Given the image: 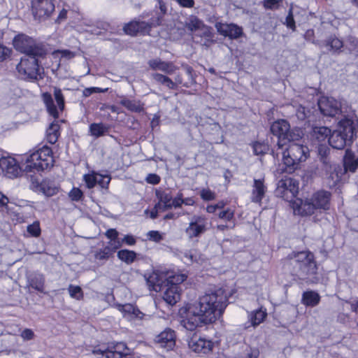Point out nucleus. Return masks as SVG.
<instances>
[{
	"instance_id": "nucleus-1",
	"label": "nucleus",
	"mask_w": 358,
	"mask_h": 358,
	"mask_svg": "<svg viewBox=\"0 0 358 358\" xmlns=\"http://www.w3.org/2000/svg\"><path fill=\"white\" fill-rule=\"evenodd\" d=\"M227 295L222 288L206 292L198 300L186 306L182 326L192 331L215 322L227 306Z\"/></svg>"
},
{
	"instance_id": "nucleus-2",
	"label": "nucleus",
	"mask_w": 358,
	"mask_h": 358,
	"mask_svg": "<svg viewBox=\"0 0 358 358\" xmlns=\"http://www.w3.org/2000/svg\"><path fill=\"white\" fill-rule=\"evenodd\" d=\"M290 272L306 283H317L319 281L317 266L314 255L308 250L292 252L289 255Z\"/></svg>"
},
{
	"instance_id": "nucleus-3",
	"label": "nucleus",
	"mask_w": 358,
	"mask_h": 358,
	"mask_svg": "<svg viewBox=\"0 0 358 358\" xmlns=\"http://www.w3.org/2000/svg\"><path fill=\"white\" fill-rule=\"evenodd\" d=\"M357 125L356 115L353 111L345 115L338 123V128L331 133L329 143L334 149L342 150L352 142Z\"/></svg>"
},
{
	"instance_id": "nucleus-4",
	"label": "nucleus",
	"mask_w": 358,
	"mask_h": 358,
	"mask_svg": "<svg viewBox=\"0 0 358 358\" xmlns=\"http://www.w3.org/2000/svg\"><path fill=\"white\" fill-rule=\"evenodd\" d=\"M309 157V149L306 145L291 143L283 152L282 164L278 171L282 173H292L299 169V164Z\"/></svg>"
},
{
	"instance_id": "nucleus-5",
	"label": "nucleus",
	"mask_w": 358,
	"mask_h": 358,
	"mask_svg": "<svg viewBox=\"0 0 358 358\" xmlns=\"http://www.w3.org/2000/svg\"><path fill=\"white\" fill-rule=\"evenodd\" d=\"M51 154V149L48 146H43L27 156L23 167L26 175L35 174L36 172L38 173L52 166L53 159Z\"/></svg>"
},
{
	"instance_id": "nucleus-6",
	"label": "nucleus",
	"mask_w": 358,
	"mask_h": 358,
	"mask_svg": "<svg viewBox=\"0 0 358 358\" xmlns=\"http://www.w3.org/2000/svg\"><path fill=\"white\" fill-rule=\"evenodd\" d=\"M331 194L327 191H319L315 193L310 199L300 201L297 208H294L295 213L301 215H310L317 210L329 208Z\"/></svg>"
},
{
	"instance_id": "nucleus-7",
	"label": "nucleus",
	"mask_w": 358,
	"mask_h": 358,
	"mask_svg": "<svg viewBox=\"0 0 358 358\" xmlns=\"http://www.w3.org/2000/svg\"><path fill=\"white\" fill-rule=\"evenodd\" d=\"M13 46L17 51L24 54V56H45L46 55V50L42 43L36 42L24 34H18L14 38Z\"/></svg>"
},
{
	"instance_id": "nucleus-8",
	"label": "nucleus",
	"mask_w": 358,
	"mask_h": 358,
	"mask_svg": "<svg viewBox=\"0 0 358 358\" xmlns=\"http://www.w3.org/2000/svg\"><path fill=\"white\" fill-rule=\"evenodd\" d=\"M43 56H24L16 66L19 76L25 80L36 81L41 78L38 58Z\"/></svg>"
},
{
	"instance_id": "nucleus-9",
	"label": "nucleus",
	"mask_w": 358,
	"mask_h": 358,
	"mask_svg": "<svg viewBox=\"0 0 358 358\" xmlns=\"http://www.w3.org/2000/svg\"><path fill=\"white\" fill-rule=\"evenodd\" d=\"M27 177L30 182V189L36 193L50 197L59 192V186L55 180L46 178L41 180L39 176L35 174H29Z\"/></svg>"
},
{
	"instance_id": "nucleus-10",
	"label": "nucleus",
	"mask_w": 358,
	"mask_h": 358,
	"mask_svg": "<svg viewBox=\"0 0 358 358\" xmlns=\"http://www.w3.org/2000/svg\"><path fill=\"white\" fill-rule=\"evenodd\" d=\"M271 131L278 137L277 145L279 148H282L286 141H293L295 139L290 131L289 124L285 120L274 122L271 126Z\"/></svg>"
},
{
	"instance_id": "nucleus-11",
	"label": "nucleus",
	"mask_w": 358,
	"mask_h": 358,
	"mask_svg": "<svg viewBox=\"0 0 358 358\" xmlns=\"http://www.w3.org/2000/svg\"><path fill=\"white\" fill-rule=\"evenodd\" d=\"M162 24L161 15L152 17L149 22L133 20L124 27V31L129 35H135L138 32H148L152 27H157Z\"/></svg>"
},
{
	"instance_id": "nucleus-12",
	"label": "nucleus",
	"mask_w": 358,
	"mask_h": 358,
	"mask_svg": "<svg viewBox=\"0 0 358 358\" xmlns=\"http://www.w3.org/2000/svg\"><path fill=\"white\" fill-rule=\"evenodd\" d=\"M55 8L54 0H32L31 10L35 19L44 20L48 18Z\"/></svg>"
},
{
	"instance_id": "nucleus-13",
	"label": "nucleus",
	"mask_w": 358,
	"mask_h": 358,
	"mask_svg": "<svg viewBox=\"0 0 358 358\" xmlns=\"http://www.w3.org/2000/svg\"><path fill=\"white\" fill-rule=\"evenodd\" d=\"M299 183L291 178L285 177L278 181L276 193L285 199H292L298 193Z\"/></svg>"
},
{
	"instance_id": "nucleus-14",
	"label": "nucleus",
	"mask_w": 358,
	"mask_h": 358,
	"mask_svg": "<svg viewBox=\"0 0 358 358\" xmlns=\"http://www.w3.org/2000/svg\"><path fill=\"white\" fill-rule=\"evenodd\" d=\"M319 109L324 115L334 117L343 112L341 102L333 97L322 96L317 101Z\"/></svg>"
},
{
	"instance_id": "nucleus-15",
	"label": "nucleus",
	"mask_w": 358,
	"mask_h": 358,
	"mask_svg": "<svg viewBox=\"0 0 358 358\" xmlns=\"http://www.w3.org/2000/svg\"><path fill=\"white\" fill-rule=\"evenodd\" d=\"M208 220L204 215L194 216L185 229L187 236L190 238L200 236L207 229Z\"/></svg>"
},
{
	"instance_id": "nucleus-16",
	"label": "nucleus",
	"mask_w": 358,
	"mask_h": 358,
	"mask_svg": "<svg viewBox=\"0 0 358 358\" xmlns=\"http://www.w3.org/2000/svg\"><path fill=\"white\" fill-rule=\"evenodd\" d=\"M0 168L5 176L9 178L18 177L22 171L16 159L11 157H2L0 159Z\"/></svg>"
},
{
	"instance_id": "nucleus-17",
	"label": "nucleus",
	"mask_w": 358,
	"mask_h": 358,
	"mask_svg": "<svg viewBox=\"0 0 358 358\" xmlns=\"http://www.w3.org/2000/svg\"><path fill=\"white\" fill-rule=\"evenodd\" d=\"M106 358H123L129 355L131 350L124 342L112 341L107 345Z\"/></svg>"
},
{
	"instance_id": "nucleus-18",
	"label": "nucleus",
	"mask_w": 358,
	"mask_h": 358,
	"mask_svg": "<svg viewBox=\"0 0 358 358\" xmlns=\"http://www.w3.org/2000/svg\"><path fill=\"white\" fill-rule=\"evenodd\" d=\"M155 343L166 350H172L176 345V334L173 330L166 328L155 338Z\"/></svg>"
},
{
	"instance_id": "nucleus-19",
	"label": "nucleus",
	"mask_w": 358,
	"mask_h": 358,
	"mask_svg": "<svg viewBox=\"0 0 358 358\" xmlns=\"http://www.w3.org/2000/svg\"><path fill=\"white\" fill-rule=\"evenodd\" d=\"M215 28L220 34L231 39H237L243 35L242 28L234 24L217 22Z\"/></svg>"
},
{
	"instance_id": "nucleus-20",
	"label": "nucleus",
	"mask_w": 358,
	"mask_h": 358,
	"mask_svg": "<svg viewBox=\"0 0 358 358\" xmlns=\"http://www.w3.org/2000/svg\"><path fill=\"white\" fill-rule=\"evenodd\" d=\"M188 345L195 352L206 354L213 350V343L205 338L193 337L189 340Z\"/></svg>"
},
{
	"instance_id": "nucleus-21",
	"label": "nucleus",
	"mask_w": 358,
	"mask_h": 358,
	"mask_svg": "<svg viewBox=\"0 0 358 358\" xmlns=\"http://www.w3.org/2000/svg\"><path fill=\"white\" fill-rule=\"evenodd\" d=\"M149 68L153 71H160L164 73L171 75L178 69L172 62H166L160 58H155L148 62Z\"/></svg>"
},
{
	"instance_id": "nucleus-22",
	"label": "nucleus",
	"mask_w": 358,
	"mask_h": 358,
	"mask_svg": "<svg viewBox=\"0 0 358 358\" xmlns=\"http://www.w3.org/2000/svg\"><path fill=\"white\" fill-rule=\"evenodd\" d=\"M185 27L192 32L203 31V35L206 38H209L211 36L210 28L204 24L201 20L194 15L189 16L185 23Z\"/></svg>"
},
{
	"instance_id": "nucleus-23",
	"label": "nucleus",
	"mask_w": 358,
	"mask_h": 358,
	"mask_svg": "<svg viewBox=\"0 0 358 358\" xmlns=\"http://www.w3.org/2000/svg\"><path fill=\"white\" fill-rule=\"evenodd\" d=\"M267 187L264 184V177L253 180L251 201L252 202L260 203L265 196Z\"/></svg>"
},
{
	"instance_id": "nucleus-24",
	"label": "nucleus",
	"mask_w": 358,
	"mask_h": 358,
	"mask_svg": "<svg viewBox=\"0 0 358 358\" xmlns=\"http://www.w3.org/2000/svg\"><path fill=\"white\" fill-rule=\"evenodd\" d=\"M180 298V289L176 285H169L163 294L164 300L169 305H175Z\"/></svg>"
},
{
	"instance_id": "nucleus-25",
	"label": "nucleus",
	"mask_w": 358,
	"mask_h": 358,
	"mask_svg": "<svg viewBox=\"0 0 358 358\" xmlns=\"http://www.w3.org/2000/svg\"><path fill=\"white\" fill-rule=\"evenodd\" d=\"M118 310L122 313L123 316L130 319L143 317V314L134 305L131 303L117 304Z\"/></svg>"
},
{
	"instance_id": "nucleus-26",
	"label": "nucleus",
	"mask_w": 358,
	"mask_h": 358,
	"mask_svg": "<svg viewBox=\"0 0 358 358\" xmlns=\"http://www.w3.org/2000/svg\"><path fill=\"white\" fill-rule=\"evenodd\" d=\"M147 285L150 290L160 292L163 283V277L158 271H153L148 276L145 275Z\"/></svg>"
},
{
	"instance_id": "nucleus-27",
	"label": "nucleus",
	"mask_w": 358,
	"mask_h": 358,
	"mask_svg": "<svg viewBox=\"0 0 358 358\" xmlns=\"http://www.w3.org/2000/svg\"><path fill=\"white\" fill-rule=\"evenodd\" d=\"M45 277L39 273H34L27 277V285L40 292H44Z\"/></svg>"
},
{
	"instance_id": "nucleus-28",
	"label": "nucleus",
	"mask_w": 358,
	"mask_h": 358,
	"mask_svg": "<svg viewBox=\"0 0 358 358\" xmlns=\"http://www.w3.org/2000/svg\"><path fill=\"white\" fill-rule=\"evenodd\" d=\"M156 195L159 199V202L156 204V208H159L160 210L165 211L171 208V203L173 196L169 192L162 191L157 192Z\"/></svg>"
},
{
	"instance_id": "nucleus-29",
	"label": "nucleus",
	"mask_w": 358,
	"mask_h": 358,
	"mask_svg": "<svg viewBox=\"0 0 358 358\" xmlns=\"http://www.w3.org/2000/svg\"><path fill=\"white\" fill-rule=\"evenodd\" d=\"M344 167L346 171L355 172L358 166V157L355 158L351 150L347 149L343 159Z\"/></svg>"
},
{
	"instance_id": "nucleus-30",
	"label": "nucleus",
	"mask_w": 358,
	"mask_h": 358,
	"mask_svg": "<svg viewBox=\"0 0 358 358\" xmlns=\"http://www.w3.org/2000/svg\"><path fill=\"white\" fill-rule=\"evenodd\" d=\"M151 78L157 84L163 85L169 90L176 89V84L166 75L159 73H153L151 74Z\"/></svg>"
},
{
	"instance_id": "nucleus-31",
	"label": "nucleus",
	"mask_w": 358,
	"mask_h": 358,
	"mask_svg": "<svg viewBox=\"0 0 358 358\" xmlns=\"http://www.w3.org/2000/svg\"><path fill=\"white\" fill-rule=\"evenodd\" d=\"M110 127L102 122L92 123L89 127V132L94 138H99L104 136L108 132Z\"/></svg>"
},
{
	"instance_id": "nucleus-32",
	"label": "nucleus",
	"mask_w": 358,
	"mask_h": 358,
	"mask_svg": "<svg viewBox=\"0 0 358 358\" xmlns=\"http://www.w3.org/2000/svg\"><path fill=\"white\" fill-rule=\"evenodd\" d=\"M120 103L122 106L131 112L141 113L143 111V103L140 101L123 98Z\"/></svg>"
},
{
	"instance_id": "nucleus-33",
	"label": "nucleus",
	"mask_w": 358,
	"mask_h": 358,
	"mask_svg": "<svg viewBox=\"0 0 358 358\" xmlns=\"http://www.w3.org/2000/svg\"><path fill=\"white\" fill-rule=\"evenodd\" d=\"M59 125L57 121L52 122L46 130V138L50 144H54L57 141L59 136Z\"/></svg>"
},
{
	"instance_id": "nucleus-34",
	"label": "nucleus",
	"mask_w": 358,
	"mask_h": 358,
	"mask_svg": "<svg viewBox=\"0 0 358 358\" xmlns=\"http://www.w3.org/2000/svg\"><path fill=\"white\" fill-rule=\"evenodd\" d=\"M320 300V295L313 291L303 292L302 295V303L307 306H315Z\"/></svg>"
},
{
	"instance_id": "nucleus-35",
	"label": "nucleus",
	"mask_w": 358,
	"mask_h": 358,
	"mask_svg": "<svg viewBox=\"0 0 358 358\" xmlns=\"http://www.w3.org/2000/svg\"><path fill=\"white\" fill-rule=\"evenodd\" d=\"M42 99L44 103L45 104V106L50 115L53 117L57 118L59 116V113L57 109V107L54 103L51 94L48 92L43 93Z\"/></svg>"
},
{
	"instance_id": "nucleus-36",
	"label": "nucleus",
	"mask_w": 358,
	"mask_h": 358,
	"mask_svg": "<svg viewBox=\"0 0 358 358\" xmlns=\"http://www.w3.org/2000/svg\"><path fill=\"white\" fill-rule=\"evenodd\" d=\"M327 152H329V150L325 147H320L319 148L320 160L323 164V169L325 171L327 175L331 173L334 169L331 164V161L327 157Z\"/></svg>"
},
{
	"instance_id": "nucleus-37",
	"label": "nucleus",
	"mask_w": 358,
	"mask_h": 358,
	"mask_svg": "<svg viewBox=\"0 0 358 358\" xmlns=\"http://www.w3.org/2000/svg\"><path fill=\"white\" fill-rule=\"evenodd\" d=\"M267 316V313L265 310L259 309L252 311L249 315V320L252 327H255L261 324Z\"/></svg>"
},
{
	"instance_id": "nucleus-38",
	"label": "nucleus",
	"mask_w": 358,
	"mask_h": 358,
	"mask_svg": "<svg viewBox=\"0 0 358 358\" xmlns=\"http://www.w3.org/2000/svg\"><path fill=\"white\" fill-rule=\"evenodd\" d=\"M117 257L127 264H132L136 258V253L129 250H121L117 252Z\"/></svg>"
},
{
	"instance_id": "nucleus-39",
	"label": "nucleus",
	"mask_w": 358,
	"mask_h": 358,
	"mask_svg": "<svg viewBox=\"0 0 358 358\" xmlns=\"http://www.w3.org/2000/svg\"><path fill=\"white\" fill-rule=\"evenodd\" d=\"M331 130L327 127H315L313 128V136L317 139L318 141L322 142L329 137Z\"/></svg>"
},
{
	"instance_id": "nucleus-40",
	"label": "nucleus",
	"mask_w": 358,
	"mask_h": 358,
	"mask_svg": "<svg viewBox=\"0 0 358 358\" xmlns=\"http://www.w3.org/2000/svg\"><path fill=\"white\" fill-rule=\"evenodd\" d=\"M325 45L327 47H330L331 50L336 51L343 48V43L341 40L335 36H331L325 41Z\"/></svg>"
},
{
	"instance_id": "nucleus-41",
	"label": "nucleus",
	"mask_w": 358,
	"mask_h": 358,
	"mask_svg": "<svg viewBox=\"0 0 358 358\" xmlns=\"http://www.w3.org/2000/svg\"><path fill=\"white\" fill-rule=\"evenodd\" d=\"M97 178H100L99 176V173L95 171H92L91 173L85 174L84 176V181L86 184V186L89 189H92L96 185V180Z\"/></svg>"
},
{
	"instance_id": "nucleus-42",
	"label": "nucleus",
	"mask_w": 358,
	"mask_h": 358,
	"mask_svg": "<svg viewBox=\"0 0 358 358\" xmlns=\"http://www.w3.org/2000/svg\"><path fill=\"white\" fill-rule=\"evenodd\" d=\"M27 231L30 236L37 238L40 236L41 229L39 221L36 220L27 227Z\"/></svg>"
},
{
	"instance_id": "nucleus-43",
	"label": "nucleus",
	"mask_w": 358,
	"mask_h": 358,
	"mask_svg": "<svg viewBox=\"0 0 358 358\" xmlns=\"http://www.w3.org/2000/svg\"><path fill=\"white\" fill-rule=\"evenodd\" d=\"M68 290L71 298L80 300L83 298V292L80 287L70 285Z\"/></svg>"
},
{
	"instance_id": "nucleus-44",
	"label": "nucleus",
	"mask_w": 358,
	"mask_h": 358,
	"mask_svg": "<svg viewBox=\"0 0 358 358\" xmlns=\"http://www.w3.org/2000/svg\"><path fill=\"white\" fill-rule=\"evenodd\" d=\"M187 279V275L182 273H176L167 277L168 283L170 285H176L183 282Z\"/></svg>"
},
{
	"instance_id": "nucleus-45",
	"label": "nucleus",
	"mask_w": 358,
	"mask_h": 358,
	"mask_svg": "<svg viewBox=\"0 0 358 358\" xmlns=\"http://www.w3.org/2000/svg\"><path fill=\"white\" fill-rule=\"evenodd\" d=\"M53 94L58 108L60 110H63L64 108V96L62 92L61 89L57 87H54Z\"/></svg>"
},
{
	"instance_id": "nucleus-46",
	"label": "nucleus",
	"mask_w": 358,
	"mask_h": 358,
	"mask_svg": "<svg viewBox=\"0 0 358 358\" xmlns=\"http://www.w3.org/2000/svg\"><path fill=\"white\" fill-rule=\"evenodd\" d=\"M253 152L256 155H262L268 150V146L266 143L261 142H255L252 144Z\"/></svg>"
},
{
	"instance_id": "nucleus-47",
	"label": "nucleus",
	"mask_w": 358,
	"mask_h": 358,
	"mask_svg": "<svg viewBox=\"0 0 358 358\" xmlns=\"http://www.w3.org/2000/svg\"><path fill=\"white\" fill-rule=\"evenodd\" d=\"M112 255V250L106 246L97 250L95 252L94 257L98 260H106Z\"/></svg>"
},
{
	"instance_id": "nucleus-48",
	"label": "nucleus",
	"mask_w": 358,
	"mask_h": 358,
	"mask_svg": "<svg viewBox=\"0 0 358 358\" xmlns=\"http://www.w3.org/2000/svg\"><path fill=\"white\" fill-rule=\"evenodd\" d=\"M99 176H100V178H97L96 180V185H99L103 189H108V185L111 180L110 176L107 174L103 175L99 173Z\"/></svg>"
},
{
	"instance_id": "nucleus-49",
	"label": "nucleus",
	"mask_w": 358,
	"mask_h": 358,
	"mask_svg": "<svg viewBox=\"0 0 358 358\" xmlns=\"http://www.w3.org/2000/svg\"><path fill=\"white\" fill-rule=\"evenodd\" d=\"M234 210L228 208L225 210H221L218 213L219 218L226 220V221H231L234 217Z\"/></svg>"
},
{
	"instance_id": "nucleus-50",
	"label": "nucleus",
	"mask_w": 358,
	"mask_h": 358,
	"mask_svg": "<svg viewBox=\"0 0 358 358\" xmlns=\"http://www.w3.org/2000/svg\"><path fill=\"white\" fill-rule=\"evenodd\" d=\"M310 113V110L306 107L300 105L296 110V115L300 120H304Z\"/></svg>"
},
{
	"instance_id": "nucleus-51",
	"label": "nucleus",
	"mask_w": 358,
	"mask_h": 358,
	"mask_svg": "<svg viewBox=\"0 0 358 358\" xmlns=\"http://www.w3.org/2000/svg\"><path fill=\"white\" fill-rule=\"evenodd\" d=\"M285 24L288 28H290L293 31L296 29L295 21L294 20L293 11H292V6L289 8L288 11V14L285 19Z\"/></svg>"
},
{
	"instance_id": "nucleus-52",
	"label": "nucleus",
	"mask_w": 358,
	"mask_h": 358,
	"mask_svg": "<svg viewBox=\"0 0 358 358\" xmlns=\"http://www.w3.org/2000/svg\"><path fill=\"white\" fill-rule=\"evenodd\" d=\"M83 196V192L77 187H73L69 193V196L73 201H78L81 200Z\"/></svg>"
},
{
	"instance_id": "nucleus-53",
	"label": "nucleus",
	"mask_w": 358,
	"mask_h": 358,
	"mask_svg": "<svg viewBox=\"0 0 358 358\" xmlns=\"http://www.w3.org/2000/svg\"><path fill=\"white\" fill-rule=\"evenodd\" d=\"M200 196L204 201H212L215 199V194L209 189H203L200 192Z\"/></svg>"
},
{
	"instance_id": "nucleus-54",
	"label": "nucleus",
	"mask_w": 358,
	"mask_h": 358,
	"mask_svg": "<svg viewBox=\"0 0 358 358\" xmlns=\"http://www.w3.org/2000/svg\"><path fill=\"white\" fill-rule=\"evenodd\" d=\"M149 240L156 243L160 242L163 239L162 235L158 231H150L147 234Z\"/></svg>"
},
{
	"instance_id": "nucleus-55",
	"label": "nucleus",
	"mask_w": 358,
	"mask_h": 358,
	"mask_svg": "<svg viewBox=\"0 0 358 358\" xmlns=\"http://www.w3.org/2000/svg\"><path fill=\"white\" fill-rule=\"evenodd\" d=\"M282 0H264L263 6L266 9L275 10L278 8V3Z\"/></svg>"
},
{
	"instance_id": "nucleus-56",
	"label": "nucleus",
	"mask_w": 358,
	"mask_h": 358,
	"mask_svg": "<svg viewBox=\"0 0 358 358\" xmlns=\"http://www.w3.org/2000/svg\"><path fill=\"white\" fill-rule=\"evenodd\" d=\"M107 348H104L103 347L100 348L99 346H96L93 348L92 352L94 355L96 356L98 358L105 357L106 358L107 355Z\"/></svg>"
},
{
	"instance_id": "nucleus-57",
	"label": "nucleus",
	"mask_w": 358,
	"mask_h": 358,
	"mask_svg": "<svg viewBox=\"0 0 358 358\" xmlns=\"http://www.w3.org/2000/svg\"><path fill=\"white\" fill-rule=\"evenodd\" d=\"M103 92V90L99 87H87V88H85L83 90V95L85 97H88L93 93H100V92Z\"/></svg>"
},
{
	"instance_id": "nucleus-58",
	"label": "nucleus",
	"mask_w": 358,
	"mask_h": 358,
	"mask_svg": "<svg viewBox=\"0 0 358 358\" xmlns=\"http://www.w3.org/2000/svg\"><path fill=\"white\" fill-rule=\"evenodd\" d=\"M10 50L3 45H0V62H3L6 59L10 54Z\"/></svg>"
},
{
	"instance_id": "nucleus-59",
	"label": "nucleus",
	"mask_w": 358,
	"mask_h": 358,
	"mask_svg": "<svg viewBox=\"0 0 358 358\" xmlns=\"http://www.w3.org/2000/svg\"><path fill=\"white\" fill-rule=\"evenodd\" d=\"M20 336L24 341H30L34 338V333L30 329H25L22 331Z\"/></svg>"
},
{
	"instance_id": "nucleus-60",
	"label": "nucleus",
	"mask_w": 358,
	"mask_h": 358,
	"mask_svg": "<svg viewBox=\"0 0 358 358\" xmlns=\"http://www.w3.org/2000/svg\"><path fill=\"white\" fill-rule=\"evenodd\" d=\"M185 201L182 197V194H178L176 198L172 199V201L171 203V208L172 207L179 208L184 203Z\"/></svg>"
},
{
	"instance_id": "nucleus-61",
	"label": "nucleus",
	"mask_w": 358,
	"mask_h": 358,
	"mask_svg": "<svg viewBox=\"0 0 358 358\" xmlns=\"http://www.w3.org/2000/svg\"><path fill=\"white\" fill-rule=\"evenodd\" d=\"M146 181L148 183L152 185H157L160 182V177L155 173H150L148 175L146 178Z\"/></svg>"
},
{
	"instance_id": "nucleus-62",
	"label": "nucleus",
	"mask_w": 358,
	"mask_h": 358,
	"mask_svg": "<svg viewBox=\"0 0 358 358\" xmlns=\"http://www.w3.org/2000/svg\"><path fill=\"white\" fill-rule=\"evenodd\" d=\"M106 247L112 250L113 255L117 248L121 247V243L119 239L110 241Z\"/></svg>"
},
{
	"instance_id": "nucleus-63",
	"label": "nucleus",
	"mask_w": 358,
	"mask_h": 358,
	"mask_svg": "<svg viewBox=\"0 0 358 358\" xmlns=\"http://www.w3.org/2000/svg\"><path fill=\"white\" fill-rule=\"evenodd\" d=\"M118 232L115 229H110L106 231L105 235L110 241L118 239Z\"/></svg>"
},
{
	"instance_id": "nucleus-64",
	"label": "nucleus",
	"mask_w": 358,
	"mask_h": 358,
	"mask_svg": "<svg viewBox=\"0 0 358 358\" xmlns=\"http://www.w3.org/2000/svg\"><path fill=\"white\" fill-rule=\"evenodd\" d=\"M176 2L183 8H191L194 6V0H176Z\"/></svg>"
}]
</instances>
